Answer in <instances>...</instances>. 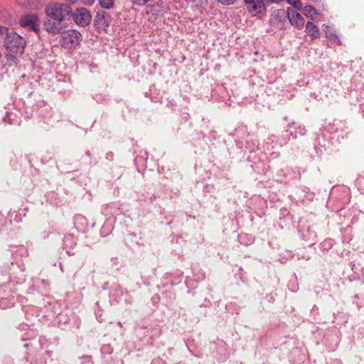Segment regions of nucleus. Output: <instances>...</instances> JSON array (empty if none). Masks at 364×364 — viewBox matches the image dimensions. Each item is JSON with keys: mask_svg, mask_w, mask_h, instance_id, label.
<instances>
[{"mask_svg": "<svg viewBox=\"0 0 364 364\" xmlns=\"http://www.w3.org/2000/svg\"><path fill=\"white\" fill-rule=\"evenodd\" d=\"M4 46L11 58L21 55L26 44V40L16 32H8L4 37Z\"/></svg>", "mask_w": 364, "mask_h": 364, "instance_id": "f257e3e1", "label": "nucleus"}, {"mask_svg": "<svg viewBox=\"0 0 364 364\" xmlns=\"http://www.w3.org/2000/svg\"><path fill=\"white\" fill-rule=\"evenodd\" d=\"M103 289H109V301L112 305L118 304H132L133 301L132 296L127 289H124L120 284L114 283L110 287H108V283L103 285Z\"/></svg>", "mask_w": 364, "mask_h": 364, "instance_id": "f03ea898", "label": "nucleus"}, {"mask_svg": "<svg viewBox=\"0 0 364 364\" xmlns=\"http://www.w3.org/2000/svg\"><path fill=\"white\" fill-rule=\"evenodd\" d=\"M25 281V275L21 274L18 280L15 281V279L11 277L10 281L8 283L3 284L0 285V308L2 309H6L13 306L15 304V297L13 295L6 294L7 290L10 291H16V290L13 291L12 287L14 283L16 284H22Z\"/></svg>", "mask_w": 364, "mask_h": 364, "instance_id": "7ed1b4c3", "label": "nucleus"}, {"mask_svg": "<svg viewBox=\"0 0 364 364\" xmlns=\"http://www.w3.org/2000/svg\"><path fill=\"white\" fill-rule=\"evenodd\" d=\"M45 14H50L59 20L67 23L71 17L72 8L68 4L50 2L45 7Z\"/></svg>", "mask_w": 364, "mask_h": 364, "instance_id": "20e7f679", "label": "nucleus"}, {"mask_svg": "<svg viewBox=\"0 0 364 364\" xmlns=\"http://www.w3.org/2000/svg\"><path fill=\"white\" fill-rule=\"evenodd\" d=\"M245 4L247 5L248 11L253 16L257 14L264 15L267 11L265 4H279L282 0H244Z\"/></svg>", "mask_w": 364, "mask_h": 364, "instance_id": "39448f33", "label": "nucleus"}, {"mask_svg": "<svg viewBox=\"0 0 364 364\" xmlns=\"http://www.w3.org/2000/svg\"><path fill=\"white\" fill-rule=\"evenodd\" d=\"M43 26L48 33L56 35L62 32L67 26V23L59 20L50 14H46L43 20Z\"/></svg>", "mask_w": 364, "mask_h": 364, "instance_id": "423d86ee", "label": "nucleus"}, {"mask_svg": "<svg viewBox=\"0 0 364 364\" xmlns=\"http://www.w3.org/2000/svg\"><path fill=\"white\" fill-rule=\"evenodd\" d=\"M277 176L279 177L278 180L280 183L291 184L300 180L301 173L296 168L286 167L278 172Z\"/></svg>", "mask_w": 364, "mask_h": 364, "instance_id": "0eeeda50", "label": "nucleus"}, {"mask_svg": "<svg viewBox=\"0 0 364 364\" xmlns=\"http://www.w3.org/2000/svg\"><path fill=\"white\" fill-rule=\"evenodd\" d=\"M82 41L81 33L76 30H68L61 36L60 43L65 48L75 47Z\"/></svg>", "mask_w": 364, "mask_h": 364, "instance_id": "6e6552de", "label": "nucleus"}, {"mask_svg": "<svg viewBox=\"0 0 364 364\" xmlns=\"http://www.w3.org/2000/svg\"><path fill=\"white\" fill-rule=\"evenodd\" d=\"M71 16L76 24L83 27L89 25L92 20L90 11L84 7L78 8L74 12L72 11Z\"/></svg>", "mask_w": 364, "mask_h": 364, "instance_id": "1a4fd4ad", "label": "nucleus"}, {"mask_svg": "<svg viewBox=\"0 0 364 364\" xmlns=\"http://www.w3.org/2000/svg\"><path fill=\"white\" fill-rule=\"evenodd\" d=\"M19 23L23 28L38 32L40 31L39 18L36 14H28L20 19Z\"/></svg>", "mask_w": 364, "mask_h": 364, "instance_id": "9d476101", "label": "nucleus"}, {"mask_svg": "<svg viewBox=\"0 0 364 364\" xmlns=\"http://www.w3.org/2000/svg\"><path fill=\"white\" fill-rule=\"evenodd\" d=\"M289 11L284 9H277L272 14V23L278 28L283 30L288 24Z\"/></svg>", "mask_w": 364, "mask_h": 364, "instance_id": "9b49d317", "label": "nucleus"}, {"mask_svg": "<svg viewBox=\"0 0 364 364\" xmlns=\"http://www.w3.org/2000/svg\"><path fill=\"white\" fill-rule=\"evenodd\" d=\"M289 11V23L292 26H295L298 29H301L304 26V19L301 16L299 13L296 11L292 9L291 8H288Z\"/></svg>", "mask_w": 364, "mask_h": 364, "instance_id": "f8f14e48", "label": "nucleus"}, {"mask_svg": "<svg viewBox=\"0 0 364 364\" xmlns=\"http://www.w3.org/2000/svg\"><path fill=\"white\" fill-rule=\"evenodd\" d=\"M22 311L25 314L27 321H32L40 315V309L33 305H26L22 306Z\"/></svg>", "mask_w": 364, "mask_h": 364, "instance_id": "ddd939ff", "label": "nucleus"}, {"mask_svg": "<svg viewBox=\"0 0 364 364\" xmlns=\"http://www.w3.org/2000/svg\"><path fill=\"white\" fill-rule=\"evenodd\" d=\"M109 15L105 11H97L94 23L97 27L108 26L109 23Z\"/></svg>", "mask_w": 364, "mask_h": 364, "instance_id": "4468645a", "label": "nucleus"}, {"mask_svg": "<svg viewBox=\"0 0 364 364\" xmlns=\"http://www.w3.org/2000/svg\"><path fill=\"white\" fill-rule=\"evenodd\" d=\"M76 240L75 238L71 235H68L65 236L63 240V247L65 250L66 252L69 255H74L75 252L73 251L76 246Z\"/></svg>", "mask_w": 364, "mask_h": 364, "instance_id": "2eb2a0df", "label": "nucleus"}, {"mask_svg": "<svg viewBox=\"0 0 364 364\" xmlns=\"http://www.w3.org/2000/svg\"><path fill=\"white\" fill-rule=\"evenodd\" d=\"M316 237V233L310 227H308L301 232L302 239L307 242L309 245H312L315 243Z\"/></svg>", "mask_w": 364, "mask_h": 364, "instance_id": "dca6fc26", "label": "nucleus"}, {"mask_svg": "<svg viewBox=\"0 0 364 364\" xmlns=\"http://www.w3.org/2000/svg\"><path fill=\"white\" fill-rule=\"evenodd\" d=\"M305 31L309 36L314 38H318L320 36V32L318 26L311 21H308L306 24Z\"/></svg>", "mask_w": 364, "mask_h": 364, "instance_id": "f3484780", "label": "nucleus"}, {"mask_svg": "<svg viewBox=\"0 0 364 364\" xmlns=\"http://www.w3.org/2000/svg\"><path fill=\"white\" fill-rule=\"evenodd\" d=\"M3 120L11 125H19L21 122L20 117L12 112H7Z\"/></svg>", "mask_w": 364, "mask_h": 364, "instance_id": "a211bd4d", "label": "nucleus"}, {"mask_svg": "<svg viewBox=\"0 0 364 364\" xmlns=\"http://www.w3.org/2000/svg\"><path fill=\"white\" fill-rule=\"evenodd\" d=\"M291 127V124H288V129H287V132L289 133V135L292 137V139H295L298 136H304L306 134V129L305 127L299 125L295 128L294 132L291 131L289 129Z\"/></svg>", "mask_w": 364, "mask_h": 364, "instance_id": "6ab92c4d", "label": "nucleus"}, {"mask_svg": "<svg viewBox=\"0 0 364 364\" xmlns=\"http://www.w3.org/2000/svg\"><path fill=\"white\" fill-rule=\"evenodd\" d=\"M11 251L16 257H26L28 256V251L23 245L14 247L11 248Z\"/></svg>", "mask_w": 364, "mask_h": 364, "instance_id": "aec40b11", "label": "nucleus"}, {"mask_svg": "<svg viewBox=\"0 0 364 364\" xmlns=\"http://www.w3.org/2000/svg\"><path fill=\"white\" fill-rule=\"evenodd\" d=\"M333 131L335 132H346L348 127L346 121L334 119L332 125Z\"/></svg>", "mask_w": 364, "mask_h": 364, "instance_id": "412c9836", "label": "nucleus"}, {"mask_svg": "<svg viewBox=\"0 0 364 364\" xmlns=\"http://www.w3.org/2000/svg\"><path fill=\"white\" fill-rule=\"evenodd\" d=\"M326 37L328 39V46H333L337 45H341V42L338 38V36L331 32H326Z\"/></svg>", "mask_w": 364, "mask_h": 364, "instance_id": "4be33fe9", "label": "nucleus"}, {"mask_svg": "<svg viewBox=\"0 0 364 364\" xmlns=\"http://www.w3.org/2000/svg\"><path fill=\"white\" fill-rule=\"evenodd\" d=\"M74 223L77 228L82 230L87 225V220L84 215L78 214L74 217Z\"/></svg>", "mask_w": 364, "mask_h": 364, "instance_id": "5701e85b", "label": "nucleus"}, {"mask_svg": "<svg viewBox=\"0 0 364 364\" xmlns=\"http://www.w3.org/2000/svg\"><path fill=\"white\" fill-rule=\"evenodd\" d=\"M238 241L241 245L247 246L254 242V237L251 235L241 233L238 235Z\"/></svg>", "mask_w": 364, "mask_h": 364, "instance_id": "b1692460", "label": "nucleus"}, {"mask_svg": "<svg viewBox=\"0 0 364 364\" xmlns=\"http://www.w3.org/2000/svg\"><path fill=\"white\" fill-rule=\"evenodd\" d=\"M113 230V226L111 223L105 222L101 227L100 234L101 237H105L109 235Z\"/></svg>", "mask_w": 364, "mask_h": 364, "instance_id": "393cba45", "label": "nucleus"}, {"mask_svg": "<svg viewBox=\"0 0 364 364\" xmlns=\"http://www.w3.org/2000/svg\"><path fill=\"white\" fill-rule=\"evenodd\" d=\"M334 242L332 239L328 238L320 244V250L323 252H328L333 246Z\"/></svg>", "mask_w": 364, "mask_h": 364, "instance_id": "a878e982", "label": "nucleus"}, {"mask_svg": "<svg viewBox=\"0 0 364 364\" xmlns=\"http://www.w3.org/2000/svg\"><path fill=\"white\" fill-rule=\"evenodd\" d=\"M304 15L309 18H313V16L317 14L316 10L312 6L308 5L304 8Z\"/></svg>", "mask_w": 364, "mask_h": 364, "instance_id": "bb28decb", "label": "nucleus"}, {"mask_svg": "<svg viewBox=\"0 0 364 364\" xmlns=\"http://www.w3.org/2000/svg\"><path fill=\"white\" fill-rule=\"evenodd\" d=\"M100 6L104 9H110L114 6V0H98Z\"/></svg>", "mask_w": 364, "mask_h": 364, "instance_id": "cd10ccee", "label": "nucleus"}, {"mask_svg": "<svg viewBox=\"0 0 364 364\" xmlns=\"http://www.w3.org/2000/svg\"><path fill=\"white\" fill-rule=\"evenodd\" d=\"M100 351L102 355H110L113 352V348L109 344H105L102 346Z\"/></svg>", "mask_w": 364, "mask_h": 364, "instance_id": "c85d7f7f", "label": "nucleus"}, {"mask_svg": "<svg viewBox=\"0 0 364 364\" xmlns=\"http://www.w3.org/2000/svg\"><path fill=\"white\" fill-rule=\"evenodd\" d=\"M147 333H149L151 335V337H159L161 335V330L159 326H156L149 330L147 331Z\"/></svg>", "mask_w": 364, "mask_h": 364, "instance_id": "c756f323", "label": "nucleus"}, {"mask_svg": "<svg viewBox=\"0 0 364 364\" xmlns=\"http://www.w3.org/2000/svg\"><path fill=\"white\" fill-rule=\"evenodd\" d=\"M284 0H282L284 1ZM287 2L296 8L298 10H301L302 9V5L301 4L300 0H286Z\"/></svg>", "mask_w": 364, "mask_h": 364, "instance_id": "7c9ffc66", "label": "nucleus"}, {"mask_svg": "<svg viewBox=\"0 0 364 364\" xmlns=\"http://www.w3.org/2000/svg\"><path fill=\"white\" fill-rule=\"evenodd\" d=\"M38 341L41 348H48V340L45 336H41Z\"/></svg>", "mask_w": 364, "mask_h": 364, "instance_id": "2f4dec72", "label": "nucleus"}, {"mask_svg": "<svg viewBox=\"0 0 364 364\" xmlns=\"http://www.w3.org/2000/svg\"><path fill=\"white\" fill-rule=\"evenodd\" d=\"M340 316H341L342 318H343V323H347V321H348V318L347 316L345 315L344 313L343 312H338V313H334L333 314V317H334V321L333 322L336 321V320L338 319V317H339Z\"/></svg>", "mask_w": 364, "mask_h": 364, "instance_id": "473e14b6", "label": "nucleus"}, {"mask_svg": "<svg viewBox=\"0 0 364 364\" xmlns=\"http://www.w3.org/2000/svg\"><path fill=\"white\" fill-rule=\"evenodd\" d=\"M8 28L0 26V41L2 39H4V37L6 36V33H8Z\"/></svg>", "mask_w": 364, "mask_h": 364, "instance_id": "72a5a7b5", "label": "nucleus"}, {"mask_svg": "<svg viewBox=\"0 0 364 364\" xmlns=\"http://www.w3.org/2000/svg\"><path fill=\"white\" fill-rule=\"evenodd\" d=\"M85 156H87L90 159L88 164L92 166H96L97 162L96 161H92V154H91V152L89 150H87V151H85Z\"/></svg>", "mask_w": 364, "mask_h": 364, "instance_id": "f704fd0d", "label": "nucleus"}, {"mask_svg": "<svg viewBox=\"0 0 364 364\" xmlns=\"http://www.w3.org/2000/svg\"><path fill=\"white\" fill-rule=\"evenodd\" d=\"M131 2L133 4L137 5V6H144L146 4H147L150 0H130Z\"/></svg>", "mask_w": 364, "mask_h": 364, "instance_id": "c9c22d12", "label": "nucleus"}, {"mask_svg": "<svg viewBox=\"0 0 364 364\" xmlns=\"http://www.w3.org/2000/svg\"><path fill=\"white\" fill-rule=\"evenodd\" d=\"M220 4L224 6L232 5L236 0H217Z\"/></svg>", "mask_w": 364, "mask_h": 364, "instance_id": "e433bc0d", "label": "nucleus"}, {"mask_svg": "<svg viewBox=\"0 0 364 364\" xmlns=\"http://www.w3.org/2000/svg\"><path fill=\"white\" fill-rule=\"evenodd\" d=\"M26 334L28 335L27 337H22V341H26L28 340L29 338H34L36 336V333L31 330V331H29L28 332L26 333Z\"/></svg>", "mask_w": 364, "mask_h": 364, "instance_id": "4c0bfd02", "label": "nucleus"}, {"mask_svg": "<svg viewBox=\"0 0 364 364\" xmlns=\"http://www.w3.org/2000/svg\"><path fill=\"white\" fill-rule=\"evenodd\" d=\"M151 364H166L165 360H164L163 359L160 358H154Z\"/></svg>", "mask_w": 364, "mask_h": 364, "instance_id": "58836bf2", "label": "nucleus"}, {"mask_svg": "<svg viewBox=\"0 0 364 364\" xmlns=\"http://www.w3.org/2000/svg\"><path fill=\"white\" fill-rule=\"evenodd\" d=\"M105 159H106V160L112 161L114 159V153L112 151L107 152L105 154Z\"/></svg>", "mask_w": 364, "mask_h": 364, "instance_id": "ea45409f", "label": "nucleus"}, {"mask_svg": "<svg viewBox=\"0 0 364 364\" xmlns=\"http://www.w3.org/2000/svg\"><path fill=\"white\" fill-rule=\"evenodd\" d=\"M238 275H239L240 279L242 281V282H245L246 278L243 277V269L242 267L239 268Z\"/></svg>", "mask_w": 364, "mask_h": 364, "instance_id": "a19ab883", "label": "nucleus"}, {"mask_svg": "<svg viewBox=\"0 0 364 364\" xmlns=\"http://www.w3.org/2000/svg\"><path fill=\"white\" fill-rule=\"evenodd\" d=\"M167 105L168 107H173L176 106V102L173 100H169Z\"/></svg>", "mask_w": 364, "mask_h": 364, "instance_id": "79ce46f5", "label": "nucleus"}, {"mask_svg": "<svg viewBox=\"0 0 364 364\" xmlns=\"http://www.w3.org/2000/svg\"><path fill=\"white\" fill-rule=\"evenodd\" d=\"M314 148L317 153H322V149L320 145H315Z\"/></svg>", "mask_w": 364, "mask_h": 364, "instance_id": "37998d69", "label": "nucleus"}, {"mask_svg": "<svg viewBox=\"0 0 364 364\" xmlns=\"http://www.w3.org/2000/svg\"><path fill=\"white\" fill-rule=\"evenodd\" d=\"M95 0H85V3L87 4V5H92L94 2H95Z\"/></svg>", "mask_w": 364, "mask_h": 364, "instance_id": "c03bdc74", "label": "nucleus"}, {"mask_svg": "<svg viewBox=\"0 0 364 364\" xmlns=\"http://www.w3.org/2000/svg\"><path fill=\"white\" fill-rule=\"evenodd\" d=\"M46 354L47 356L51 357L52 355H53V352L51 350H46Z\"/></svg>", "mask_w": 364, "mask_h": 364, "instance_id": "a18cd8bd", "label": "nucleus"}, {"mask_svg": "<svg viewBox=\"0 0 364 364\" xmlns=\"http://www.w3.org/2000/svg\"><path fill=\"white\" fill-rule=\"evenodd\" d=\"M82 358L86 359L88 362L91 361V358H92V357L89 356V355H85Z\"/></svg>", "mask_w": 364, "mask_h": 364, "instance_id": "49530a36", "label": "nucleus"}, {"mask_svg": "<svg viewBox=\"0 0 364 364\" xmlns=\"http://www.w3.org/2000/svg\"><path fill=\"white\" fill-rule=\"evenodd\" d=\"M23 346L24 348H28L30 346V343L26 342Z\"/></svg>", "mask_w": 364, "mask_h": 364, "instance_id": "de8ad7c7", "label": "nucleus"}, {"mask_svg": "<svg viewBox=\"0 0 364 364\" xmlns=\"http://www.w3.org/2000/svg\"><path fill=\"white\" fill-rule=\"evenodd\" d=\"M97 318L98 320H100V318H102V316H97Z\"/></svg>", "mask_w": 364, "mask_h": 364, "instance_id": "09e8293b", "label": "nucleus"}, {"mask_svg": "<svg viewBox=\"0 0 364 364\" xmlns=\"http://www.w3.org/2000/svg\"><path fill=\"white\" fill-rule=\"evenodd\" d=\"M284 120H286V121H287V117H284Z\"/></svg>", "mask_w": 364, "mask_h": 364, "instance_id": "8fccbe9b", "label": "nucleus"}, {"mask_svg": "<svg viewBox=\"0 0 364 364\" xmlns=\"http://www.w3.org/2000/svg\"><path fill=\"white\" fill-rule=\"evenodd\" d=\"M60 270L63 272V269L62 265H60Z\"/></svg>", "mask_w": 364, "mask_h": 364, "instance_id": "3c124183", "label": "nucleus"}]
</instances>
